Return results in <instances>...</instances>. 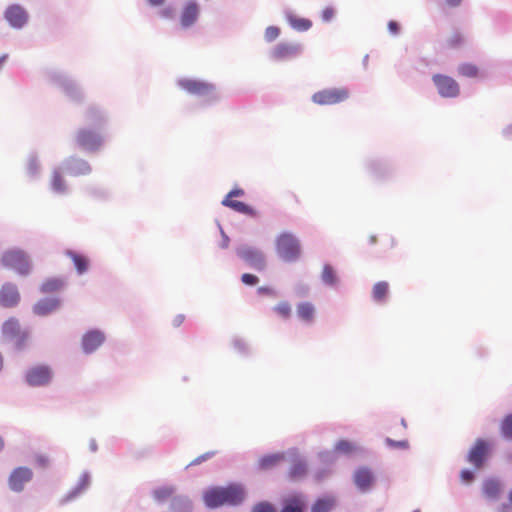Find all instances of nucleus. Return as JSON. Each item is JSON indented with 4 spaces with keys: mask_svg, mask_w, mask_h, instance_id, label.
I'll return each mask as SVG.
<instances>
[{
    "mask_svg": "<svg viewBox=\"0 0 512 512\" xmlns=\"http://www.w3.org/2000/svg\"><path fill=\"white\" fill-rule=\"evenodd\" d=\"M252 512H276V510L270 503L261 502L253 507Z\"/></svg>",
    "mask_w": 512,
    "mask_h": 512,
    "instance_id": "nucleus-43",
    "label": "nucleus"
},
{
    "mask_svg": "<svg viewBox=\"0 0 512 512\" xmlns=\"http://www.w3.org/2000/svg\"><path fill=\"white\" fill-rule=\"evenodd\" d=\"M374 482V476L370 469L361 467L354 473V483L363 492L368 491Z\"/></svg>",
    "mask_w": 512,
    "mask_h": 512,
    "instance_id": "nucleus-16",
    "label": "nucleus"
},
{
    "mask_svg": "<svg viewBox=\"0 0 512 512\" xmlns=\"http://www.w3.org/2000/svg\"><path fill=\"white\" fill-rule=\"evenodd\" d=\"M2 264L14 269L21 275H27L31 270V264L27 255L21 250H9L5 252L1 259Z\"/></svg>",
    "mask_w": 512,
    "mask_h": 512,
    "instance_id": "nucleus-4",
    "label": "nucleus"
},
{
    "mask_svg": "<svg viewBox=\"0 0 512 512\" xmlns=\"http://www.w3.org/2000/svg\"><path fill=\"white\" fill-rule=\"evenodd\" d=\"M237 255L245 261L251 268L262 271L266 267V261L263 253L249 245H242L236 250Z\"/></svg>",
    "mask_w": 512,
    "mask_h": 512,
    "instance_id": "nucleus-7",
    "label": "nucleus"
},
{
    "mask_svg": "<svg viewBox=\"0 0 512 512\" xmlns=\"http://www.w3.org/2000/svg\"><path fill=\"white\" fill-rule=\"evenodd\" d=\"M388 29L392 34H397L399 32V25L395 21H390L388 23Z\"/></svg>",
    "mask_w": 512,
    "mask_h": 512,
    "instance_id": "nucleus-51",
    "label": "nucleus"
},
{
    "mask_svg": "<svg viewBox=\"0 0 512 512\" xmlns=\"http://www.w3.org/2000/svg\"><path fill=\"white\" fill-rule=\"evenodd\" d=\"M413 512H420V510H415V511H413Z\"/></svg>",
    "mask_w": 512,
    "mask_h": 512,
    "instance_id": "nucleus-60",
    "label": "nucleus"
},
{
    "mask_svg": "<svg viewBox=\"0 0 512 512\" xmlns=\"http://www.w3.org/2000/svg\"><path fill=\"white\" fill-rule=\"evenodd\" d=\"M306 498L302 494H293L283 500L280 512H305Z\"/></svg>",
    "mask_w": 512,
    "mask_h": 512,
    "instance_id": "nucleus-15",
    "label": "nucleus"
},
{
    "mask_svg": "<svg viewBox=\"0 0 512 512\" xmlns=\"http://www.w3.org/2000/svg\"><path fill=\"white\" fill-rule=\"evenodd\" d=\"M336 450L342 453H350L354 450V446L352 443L342 440L337 443Z\"/></svg>",
    "mask_w": 512,
    "mask_h": 512,
    "instance_id": "nucleus-44",
    "label": "nucleus"
},
{
    "mask_svg": "<svg viewBox=\"0 0 512 512\" xmlns=\"http://www.w3.org/2000/svg\"><path fill=\"white\" fill-rule=\"evenodd\" d=\"M183 321H184V316L183 315H177L173 319V325L175 327H178V326H180L183 323Z\"/></svg>",
    "mask_w": 512,
    "mask_h": 512,
    "instance_id": "nucleus-53",
    "label": "nucleus"
},
{
    "mask_svg": "<svg viewBox=\"0 0 512 512\" xmlns=\"http://www.w3.org/2000/svg\"><path fill=\"white\" fill-rule=\"evenodd\" d=\"M87 119L90 123L101 122L102 117L98 113V111L94 108H91L87 111Z\"/></svg>",
    "mask_w": 512,
    "mask_h": 512,
    "instance_id": "nucleus-45",
    "label": "nucleus"
},
{
    "mask_svg": "<svg viewBox=\"0 0 512 512\" xmlns=\"http://www.w3.org/2000/svg\"><path fill=\"white\" fill-rule=\"evenodd\" d=\"M222 205L229 207V208H231L239 213L245 214V215H250V216L255 215V210L252 207H250L249 205H247L244 202L229 199V197H225L222 200Z\"/></svg>",
    "mask_w": 512,
    "mask_h": 512,
    "instance_id": "nucleus-26",
    "label": "nucleus"
},
{
    "mask_svg": "<svg viewBox=\"0 0 512 512\" xmlns=\"http://www.w3.org/2000/svg\"><path fill=\"white\" fill-rule=\"evenodd\" d=\"M464 44V37L461 33L455 32L447 39V45L452 49L460 48Z\"/></svg>",
    "mask_w": 512,
    "mask_h": 512,
    "instance_id": "nucleus-38",
    "label": "nucleus"
},
{
    "mask_svg": "<svg viewBox=\"0 0 512 512\" xmlns=\"http://www.w3.org/2000/svg\"><path fill=\"white\" fill-rule=\"evenodd\" d=\"M500 430L506 439L512 440V414L507 415L500 425Z\"/></svg>",
    "mask_w": 512,
    "mask_h": 512,
    "instance_id": "nucleus-35",
    "label": "nucleus"
},
{
    "mask_svg": "<svg viewBox=\"0 0 512 512\" xmlns=\"http://www.w3.org/2000/svg\"><path fill=\"white\" fill-rule=\"evenodd\" d=\"M50 379L51 372L46 366L33 367L26 374V381L31 386L45 385L50 381Z\"/></svg>",
    "mask_w": 512,
    "mask_h": 512,
    "instance_id": "nucleus-13",
    "label": "nucleus"
},
{
    "mask_svg": "<svg viewBox=\"0 0 512 512\" xmlns=\"http://www.w3.org/2000/svg\"><path fill=\"white\" fill-rule=\"evenodd\" d=\"M5 18L13 27L19 28L27 21V14L22 7L12 5L7 8Z\"/></svg>",
    "mask_w": 512,
    "mask_h": 512,
    "instance_id": "nucleus-18",
    "label": "nucleus"
},
{
    "mask_svg": "<svg viewBox=\"0 0 512 512\" xmlns=\"http://www.w3.org/2000/svg\"><path fill=\"white\" fill-rule=\"evenodd\" d=\"M148 2L152 6H160L165 2V0H148Z\"/></svg>",
    "mask_w": 512,
    "mask_h": 512,
    "instance_id": "nucleus-56",
    "label": "nucleus"
},
{
    "mask_svg": "<svg viewBox=\"0 0 512 512\" xmlns=\"http://www.w3.org/2000/svg\"><path fill=\"white\" fill-rule=\"evenodd\" d=\"M387 444L393 448H407L408 447V442L407 441H393L391 439H387Z\"/></svg>",
    "mask_w": 512,
    "mask_h": 512,
    "instance_id": "nucleus-48",
    "label": "nucleus"
},
{
    "mask_svg": "<svg viewBox=\"0 0 512 512\" xmlns=\"http://www.w3.org/2000/svg\"><path fill=\"white\" fill-rule=\"evenodd\" d=\"M241 281L244 285L254 286L259 282V278L250 273H244L241 276Z\"/></svg>",
    "mask_w": 512,
    "mask_h": 512,
    "instance_id": "nucleus-42",
    "label": "nucleus"
},
{
    "mask_svg": "<svg viewBox=\"0 0 512 512\" xmlns=\"http://www.w3.org/2000/svg\"><path fill=\"white\" fill-rule=\"evenodd\" d=\"M33 473L27 467H18L14 469L9 476V487L15 492H21L24 485L32 479Z\"/></svg>",
    "mask_w": 512,
    "mask_h": 512,
    "instance_id": "nucleus-11",
    "label": "nucleus"
},
{
    "mask_svg": "<svg viewBox=\"0 0 512 512\" xmlns=\"http://www.w3.org/2000/svg\"><path fill=\"white\" fill-rule=\"evenodd\" d=\"M350 97L347 88H327L312 95V101L318 105H336L346 101Z\"/></svg>",
    "mask_w": 512,
    "mask_h": 512,
    "instance_id": "nucleus-3",
    "label": "nucleus"
},
{
    "mask_svg": "<svg viewBox=\"0 0 512 512\" xmlns=\"http://www.w3.org/2000/svg\"><path fill=\"white\" fill-rule=\"evenodd\" d=\"M302 51L301 44L282 42L272 51V57L276 60H287L298 56Z\"/></svg>",
    "mask_w": 512,
    "mask_h": 512,
    "instance_id": "nucleus-12",
    "label": "nucleus"
},
{
    "mask_svg": "<svg viewBox=\"0 0 512 512\" xmlns=\"http://www.w3.org/2000/svg\"><path fill=\"white\" fill-rule=\"evenodd\" d=\"M20 296L17 288L11 284H5L0 290V303L4 307H13L19 302Z\"/></svg>",
    "mask_w": 512,
    "mask_h": 512,
    "instance_id": "nucleus-19",
    "label": "nucleus"
},
{
    "mask_svg": "<svg viewBox=\"0 0 512 512\" xmlns=\"http://www.w3.org/2000/svg\"><path fill=\"white\" fill-rule=\"evenodd\" d=\"M336 506V500L332 496L318 498L311 506V512H331Z\"/></svg>",
    "mask_w": 512,
    "mask_h": 512,
    "instance_id": "nucleus-25",
    "label": "nucleus"
},
{
    "mask_svg": "<svg viewBox=\"0 0 512 512\" xmlns=\"http://www.w3.org/2000/svg\"><path fill=\"white\" fill-rule=\"evenodd\" d=\"M432 81L441 97L456 98L459 96L460 86L454 78L444 74H435L432 76Z\"/></svg>",
    "mask_w": 512,
    "mask_h": 512,
    "instance_id": "nucleus-5",
    "label": "nucleus"
},
{
    "mask_svg": "<svg viewBox=\"0 0 512 512\" xmlns=\"http://www.w3.org/2000/svg\"><path fill=\"white\" fill-rule=\"evenodd\" d=\"M67 255L72 259L79 274H83L87 271L89 264L87 257L73 251H68Z\"/></svg>",
    "mask_w": 512,
    "mask_h": 512,
    "instance_id": "nucleus-29",
    "label": "nucleus"
},
{
    "mask_svg": "<svg viewBox=\"0 0 512 512\" xmlns=\"http://www.w3.org/2000/svg\"><path fill=\"white\" fill-rule=\"evenodd\" d=\"M508 499H509L510 504L512 505V489L509 491Z\"/></svg>",
    "mask_w": 512,
    "mask_h": 512,
    "instance_id": "nucleus-58",
    "label": "nucleus"
},
{
    "mask_svg": "<svg viewBox=\"0 0 512 512\" xmlns=\"http://www.w3.org/2000/svg\"><path fill=\"white\" fill-rule=\"evenodd\" d=\"M462 0H445V3L449 7H457L461 4Z\"/></svg>",
    "mask_w": 512,
    "mask_h": 512,
    "instance_id": "nucleus-55",
    "label": "nucleus"
},
{
    "mask_svg": "<svg viewBox=\"0 0 512 512\" xmlns=\"http://www.w3.org/2000/svg\"><path fill=\"white\" fill-rule=\"evenodd\" d=\"M171 508L173 512H189L191 510V503L185 498H175Z\"/></svg>",
    "mask_w": 512,
    "mask_h": 512,
    "instance_id": "nucleus-34",
    "label": "nucleus"
},
{
    "mask_svg": "<svg viewBox=\"0 0 512 512\" xmlns=\"http://www.w3.org/2000/svg\"><path fill=\"white\" fill-rule=\"evenodd\" d=\"M502 491L501 482L496 478H489L482 483L483 495L489 500L499 499Z\"/></svg>",
    "mask_w": 512,
    "mask_h": 512,
    "instance_id": "nucleus-21",
    "label": "nucleus"
},
{
    "mask_svg": "<svg viewBox=\"0 0 512 512\" xmlns=\"http://www.w3.org/2000/svg\"><path fill=\"white\" fill-rule=\"evenodd\" d=\"M2 335L5 339L13 341L17 347H22L28 340V332L21 329L16 318H10L2 326Z\"/></svg>",
    "mask_w": 512,
    "mask_h": 512,
    "instance_id": "nucleus-6",
    "label": "nucleus"
},
{
    "mask_svg": "<svg viewBox=\"0 0 512 512\" xmlns=\"http://www.w3.org/2000/svg\"><path fill=\"white\" fill-rule=\"evenodd\" d=\"M64 285V282L59 278L47 279L41 285V292L51 293L60 290Z\"/></svg>",
    "mask_w": 512,
    "mask_h": 512,
    "instance_id": "nucleus-32",
    "label": "nucleus"
},
{
    "mask_svg": "<svg viewBox=\"0 0 512 512\" xmlns=\"http://www.w3.org/2000/svg\"><path fill=\"white\" fill-rule=\"evenodd\" d=\"M273 311L283 319H288L292 314V307L289 302L282 301L274 306Z\"/></svg>",
    "mask_w": 512,
    "mask_h": 512,
    "instance_id": "nucleus-33",
    "label": "nucleus"
},
{
    "mask_svg": "<svg viewBox=\"0 0 512 512\" xmlns=\"http://www.w3.org/2000/svg\"><path fill=\"white\" fill-rule=\"evenodd\" d=\"M198 15H199V7H198L197 3L188 2L184 6V8L181 12V16H180V23H181L182 27L188 28V27L192 26L196 22Z\"/></svg>",
    "mask_w": 512,
    "mask_h": 512,
    "instance_id": "nucleus-20",
    "label": "nucleus"
},
{
    "mask_svg": "<svg viewBox=\"0 0 512 512\" xmlns=\"http://www.w3.org/2000/svg\"><path fill=\"white\" fill-rule=\"evenodd\" d=\"M59 307V300L57 299H42L38 301L34 307L33 312L39 316H45L53 312Z\"/></svg>",
    "mask_w": 512,
    "mask_h": 512,
    "instance_id": "nucleus-22",
    "label": "nucleus"
},
{
    "mask_svg": "<svg viewBox=\"0 0 512 512\" xmlns=\"http://www.w3.org/2000/svg\"><path fill=\"white\" fill-rule=\"evenodd\" d=\"M322 279L326 284L333 285L336 283V274L330 265H325L322 271Z\"/></svg>",
    "mask_w": 512,
    "mask_h": 512,
    "instance_id": "nucleus-37",
    "label": "nucleus"
},
{
    "mask_svg": "<svg viewBox=\"0 0 512 512\" xmlns=\"http://www.w3.org/2000/svg\"><path fill=\"white\" fill-rule=\"evenodd\" d=\"M244 195V190L241 188H234L231 190L225 197H229V199H233V197H241Z\"/></svg>",
    "mask_w": 512,
    "mask_h": 512,
    "instance_id": "nucleus-50",
    "label": "nucleus"
},
{
    "mask_svg": "<svg viewBox=\"0 0 512 512\" xmlns=\"http://www.w3.org/2000/svg\"><path fill=\"white\" fill-rule=\"evenodd\" d=\"M91 484V478H90V475L88 473H83L80 478H79V481L77 483V485L71 489L62 499H61V504H66L70 501H72L73 499H75L76 497H78L79 495H81L84 491H86L88 489V487L90 486Z\"/></svg>",
    "mask_w": 512,
    "mask_h": 512,
    "instance_id": "nucleus-17",
    "label": "nucleus"
},
{
    "mask_svg": "<svg viewBox=\"0 0 512 512\" xmlns=\"http://www.w3.org/2000/svg\"><path fill=\"white\" fill-rule=\"evenodd\" d=\"M491 445L484 439H477L467 454V461L475 468L481 469L490 453Z\"/></svg>",
    "mask_w": 512,
    "mask_h": 512,
    "instance_id": "nucleus-8",
    "label": "nucleus"
},
{
    "mask_svg": "<svg viewBox=\"0 0 512 512\" xmlns=\"http://www.w3.org/2000/svg\"><path fill=\"white\" fill-rule=\"evenodd\" d=\"M36 461L41 467H46L49 463L48 458L45 456H37Z\"/></svg>",
    "mask_w": 512,
    "mask_h": 512,
    "instance_id": "nucleus-52",
    "label": "nucleus"
},
{
    "mask_svg": "<svg viewBox=\"0 0 512 512\" xmlns=\"http://www.w3.org/2000/svg\"><path fill=\"white\" fill-rule=\"evenodd\" d=\"M178 85L188 93L197 96L209 95L214 91L212 84L195 79H182Z\"/></svg>",
    "mask_w": 512,
    "mask_h": 512,
    "instance_id": "nucleus-10",
    "label": "nucleus"
},
{
    "mask_svg": "<svg viewBox=\"0 0 512 512\" xmlns=\"http://www.w3.org/2000/svg\"><path fill=\"white\" fill-rule=\"evenodd\" d=\"M173 494V489L169 487L159 488L154 491L153 495L157 501H164Z\"/></svg>",
    "mask_w": 512,
    "mask_h": 512,
    "instance_id": "nucleus-40",
    "label": "nucleus"
},
{
    "mask_svg": "<svg viewBox=\"0 0 512 512\" xmlns=\"http://www.w3.org/2000/svg\"><path fill=\"white\" fill-rule=\"evenodd\" d=\"M2 366H3V359H2V356L0 355V370L2 369Z\"/></svg>",
    "mask_w": 512,
    "mask_h": 512,
    "instance_id": "nucleus-59",
    "label": "nucleus"
},
{
    "mask_svg": "<svg viewBox=\"0 0 512 512\" xmlns=\"http://www.w3.org/2000/svg\"><path fill=\"white\" fill-rule=\"evenodd\" d=\"M75 141L84 150L96 151L102 145L103 137L95 130L83 128L77 132Z\"/></svg>",
    "mask_w": 512,
    "mask_h": 512,
    "instance_id": "nucleus-9",
    "label": "nucleus"
},
{
    "mask_svg": "<svg viewBox=\"0 0 512 512\" xmlns=\"http://www.w3.org/2000/svg\"><path fill=\"white\" fill-rule=\"evenodd\" d=\"M4 448V440L3 438L0 436V452L3 450Z\"/></svg>",
    "mask_w": 512,
    "mask_h": 512,
    "instance_id": "nucleus-57",
    "label": "nucleus"
},
{
    "mask_svg": "<svg viewBox=\"0 0 512 512\" xmlns=\"http://www.w3.org/2000/svg\"><path fill=\"white\" fill-rule=\"evenodd\" d=\"M258 292L260 294H268V295L274 294V291L269 287H260V288H258Z\"/></svg>",
    "mask_w": 512,
    "mask_h": 512,
    "instance_id": "nucleus-54",
    "label": "nucleus"
},
{
    "mask_svg": "<svg viewBox=\"0 0 512 512\" xmlns=\"http://www.w3.org/2000/svg\"><path fill=\"white\" fill-rule=\"evenodd\" d=\"M91 171V167L86 161L76 160L69 167V174L71 176H79L88 174Z\"/></svg>",
    "mask_w": 512,
    "mask_h": 512,
    "instance_id": "nucleus-31",
    "label": "nucleus"
},
{
    "mask_svg": "<svg viewBox=\"0 0 512 512\" xmlns=\"http://www.w3.org/2000/svg\"><path fill=\"white\" fill-rule=\"evenodd\" d=\"M306 473V465L302 461L295 462L290 469V477H302Z\"/></svg>",
    "mask_w": 512,
    "mask_h": 512,
    "instance_id": "nucleus-39",
    "label": "nucleus"
},
{
    "mask_svg": "<svg viewBox=\"0 0 512 512\" xmlns=\"http://www.w3.org/2000/svg\"><path fill=\"white\" fill-rule=\"evenodd\" d=\"M105 340L104 334L99 330H91L83 335L82 348L85 353H92L100 347Z\"/></svg>",
    "mask_w": 512,
    "mask_h": 512,
    "instance_id": "nucleus-14",
    "label": "nucleus"
},
{
    "mask_svg": "<svg viewBox=\"0 0 512 512\" xmlns=\"http://www.w3.org/2000/svg\"><path fill=\"white\" fill-rule=\"evenodd\" d=\"M458 74L466 78H476L480 75V70L475 64L462 63L458 67Z\"/></svg>",
    "mask_w": 512,
    "mask_h": 512,
    "instance_id": "nucleus-30",
    "label": "nucleus"
},
{
    "mask_svg": "<svg viewBox=\"0 0 512 512\" xmlns=\"http://www.w3.org/2000/svg\"><path fill=\"white\" fill-rule=\"evenodd\" d=\"M52 189L56 192L62 193L65 191V181L59 172H54L51 181Z\"/></svg>",
    "mask_w": 512,
    "mask_h": 512,
    "instance_id": "nucleus-36",
    "label": "nucleus"
},
{
    "mask_svg": "<svg viewBox=\"0 0 512 512\" xmlns=\"http://www.w3.org/2000/svg\"><path fill=\"white\" fill-rule=\"evenodd\" d=\"M284 459L285 456L282 453L266 455L259 460V466L262 469H271L284 461Z\"/></svg>",
    "mask_w": 512,
    "mask_h": 512,
    "instance_id": "nucleus-27",
    "label": "nucleus"
},
{
    "mask_svg": "<svg viewBox=\"0 0 512 512\" xmlns=\"http://www.w3.org/2000/svg\"><path fill=\"white\" fill-rule=\"evenodd\" d=\"M335 15V10L332 7H326L323 9L321 18L324 22H329Z\"/></svg>",
    "mask_w": 512,
    "mask_h": 512,
    "instance_id": "nucleus-46",
    "label": "nucleus"
},
{
    "mask_svg": "<svg viewBox=\"0 0 512 512\" xmlns=\"http://www.w3.org/2000/svg\"><path fill=\"white\" fill-rule=\"evenodd\" d=\"M276 251L283 260L293 262L300 257L301 246L295 235L284 232L276 239Z\"/></svg>",
    "mask_w": 512,
    "mask_h": 512,
    "instance_id": "nucleus-2",
    "label": "nucleus"
},
{
    "mask_svg": "<svg viewBox=\"0 0 512 512\" xmlns=\"http://www.w3.org/2000/svg\"><path fill=\"white\" fill-rule=\"evenodd\" d=\"M461 480L465 483H469L474 479V474L470 470L464 469L460 474Z\"/></svg>",
    "mask_w": 512,
    "mask_h": 512,
    "instance_id": "nucleus-47",
    "label": "nucleus"
},
{
    "mask_svg": "<svg viewBox=\"0 0 512 512\" xmlns=\"http://www.w3.org/2000/svg\"><path fill=\"white\" fill-rule=\"evenodd\" d=\"M160 15L166 19H172L175 15V10L172 7H166L160 11Z\"/></svg>",
    "mask_w": 512,
    "mask_h": 512,
    "instance_id": "nucleus-49",
    "label": "nucleus"
},
{
    "mask_svg": "<svg viewBox=\"0 0 512 512\" xmlns=\"http://www.w3.org/2000/svg\"><path fill=\"white\" fill-rule=\"evenodd\" d=\"M286 20L296 31H307L312 27V22L309 19L298 17L292 12L286 13Z\"/></svg>",
    "mask_w": 512,
    "mask_h": 512,
    "instance_id": "nucleus-23",
    "label": "nucleus"
},
{
    "mask_svg": "<svg viewBox=\"0 0 512 512\" xmlns=\"http://www.w3.org/2000/svg\"><path fill=\"white\" fill-rule=\"evenodd\" d=\"M245 497L243 488L239 485L227 487H212L203 494V501L209 508H218L223 505H238Z\"/></svg>",
    "mask_w": 512,
    "mask_h": 512,
    "instance_id": "nucleus-1",
    "label": "nucleus"
},
{
    "mask_svg": "<svg viewBox=\"0 0 512 512\" xmlns=\"http://www.w3.org/2000/svg\"><path fill=\"white\" fill-rule=\"evenodd\" d=\"M389 292V284L386 281L377 282L372 288V297L377 302H383Z\"/></svg>",
    "mask_w": 512,
    "mask_h": 512,
    "instance_id": "nucleus-28",
    "label": "nucleus"
},
{
    "mask_svg": "<svg viewBox=\"0 0 512 512\" xmlns=\"http://www.w3.org/2000/svg\"><path fill=\"white\" fill-rule=\"evenodd\" d=\"M297 315L298 317L303 320L304 322L306 323H312L314 318H315V314H316V309L314 307V305L310 302H302V303H299L297 305Z\"/></svg>",
    "mask_w": 512,
    "mask_h": 512,
    "instance_id": "nucleus-24",
    "label": "nucleus"
},
{
    "mask_svg": "<svg viewBox=\"0 0 512 512\" xmlns=\"http://www.w3.org/2000/svg\"><path fill=\"white\" fill-rule=\"evenodd\" d=\"M280 35V29L276 26H269L266 28L264 37L266 41L272 42L276 40Z\"/></svg>",
    "mask_w": 512,
    "mask_h": 512,
    "instance_id": "nucleus-41",
    "label": "nucleus"
}]
</instances>
